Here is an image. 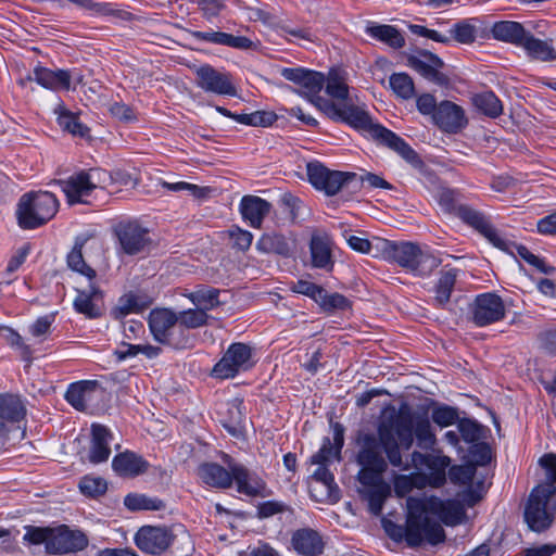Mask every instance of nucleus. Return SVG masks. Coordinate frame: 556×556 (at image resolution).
Wrapping results in <instances>:
<instances>
[{
    "instance_id": "nucleus-1",
    "label": "nucleus",
    "mask_w": 556,
    "mask_h": 556,
    "mask_svg": "<svg viewBox=\"0 0 556 556\" xmlns=\"http://www.w3.org/2000/svg\"><path fill=\"white\" fill-rule=\"evenodd\" d=\"M356 462L361 466L358 481L361 484L381 482L388 465L407 471L410 466L404 462L400 443L394 438L386 416L377 427V434L365 433L358 439Z\"/></svg>"
},
{
    "instance_id": "nucleus-2",
    "label": "nucleus",
    "mask_w": 556,
    "mask_h": 556,
    "mask_svg": "<svg viewBox=\"0 0 556 556\" xmlns=\"http://www.w3.org/2000/svg\"><path fill=\"white\" fill-rule=\"evenodd\" d=\"M394 438L400 443V450L408 451L416 439L422 450H433L437 437L427 415L414 414L407 404H402L396 410L386 415Z\"/></svg>"
},
{
    "instance_id": "nucleus-3",
    "label": "nucleus",
    "mask_w": 556,
    "mask_h": 556,
    "mask_svg": "<svg viewBox=\"0 0 556 556\" xmlns=\"http://www.w3.org/2000/svg\"><path fill=\"white\" fill-rule=\"evenodd\" d=\"M24 541L33 545L45 544L47 554L62 555L83 551L88 546V538L80 530H72L66 525L55 528L26 527Z\"/></svg>"
},
{
    "instance_id": "nucleus-4",
    "label": "nucleus",
    "mask_w": 556,
    "mask_h": 556,
    "mask_svg": "<svg viewBox=\"0 0 556 556\" xmlns=\"http://www.w3.org/2000/svg\"><path fill=\"white\" fill-rule=\"evenodd\" d=\"M147 321L149 330L157 343L177 351L193 348L194 336L182 329L174 309L153 308L150 311Z\"/></svg>"
},
{
    "instance_id": "nucleus-5",
    "label": "nucleus",
    "mask_w": 556,
    "mask_h": 556,
    "mask_svg": "<svg viewBox=\"0 0 556 556\" xmlns=\"http://www.w3.org/2000/svg\"><path fill=\"white\" fill-rule=\"evenodd\" d=\"M383 255L416 276H429L441 264V260L428 251H422L417 243L386 241Z\"/></svg>"
},
{
    "instance_id": "nucleus-6",
    "label": "nucleus",
    "mask_w": 556,
    "mask_h": 556,
    "mask_svg": "<svg viewBox=\"0 0 556 556\" xmlns=\"http://www.w3.org/2000/svg\"><path fill=\"white\" fill-rule=\"evenodd\" d=\"M59 210V200L49 191L25 193L21 197L16 217L23 229L38 228L52 219Z\"/></svg>"
},
{
    "instance_id": "nucleus-7",
    "label": "nucleus",
    "mask_w": 556,
    "mask_h": 556,
    "mask_svg": "<svg viewBox=\"0 0 556 556\" xmlns=\"http://www.w3.org/2000/svg\"><path fill=\"white\" fill-rule=\"evenodd\" d=\"M434 496L429 498L408 497L407 498V518L409 525V538L414 542H418L419 533L431 545H437L444 541L445 533L442 526L426 514L431 513L430 507Z\"/></svg>"
},
{
    "instance_id": "nucleus-8",
    "label": "nucleus",
    "mask_w": 556,
    "mask_h": 556,
    "mask_svg": "<svg viewBox=\"0 0 556 556\" xmlns=\"http://www.w3.org/2000/svg\"><path fill=\"white\" fill-rule=\"evenodd\" d=\"M110 174L100 168H90L73 174L67 179L58 180L62 191L65 193L68 204L87 203L89 197L97 188H105L111 182Z\"/></svg>"
},
{
    "instance_id": "nucleus-9",
    "label": "nucleus",
    "mask_w": 556,
    "mask_h": 556,
    "mask_svg": "<svg viewBox=\"0 0 556 556\" xmlns=\"http://www.w3.org/2000/svg\"><path fill=\"white\" fill-rule=\"evenodd\" d=\"M304 98L333 122L344 123L357 130L368 123V112L363 106L354 103H337L320 97L319 93L308 94Z\"/></svg>"
},
{
    "instance_id": "nucleus-10",
    "label": "nucleus",
    "mask_w": 556,
    "mask_h": 556,
    "mask_svg": "<svg viewBox=\"0 0 556 556\" xmlns=\"http://www.w3.org/2000/svg\"><path fill=\"white\" fill-rule=\"evenodd\" d=\"M308 181L319 191L331 197L339 191L351 192V172L331 170L319 162H311L306 166Z\"/></svg>"
},
{
    "instance_id": "nucleus-11",
    "label": "nucleus",
    "mask_w": 556,
    "mask_h": 556,
    "mask_svg": "<svg viewBox=\"0 0 556 556\" xmlns=\"http://www.w3.org/2000/svg\"><path fill=\"white\" fill-rule=\"evenodd\" d=\"M358 130L368 132L374 139L383 143L388 148L399 153L407 163L420 172L426 169V165L417 152L397 136L395 132L383 127L380 124H374L370 115L368 114V123L364 127H359Z\"/></svg>"
},
{
    "instance_id": "nucleus-12",
    "label": "nucleus",
    "mask_w": 556,
    "mask_h": 556,
    "mask_svg": "<svg viewBox=\"0 0 556 556\" xmlns=\"http://www.w3.org/2000/svg\"><path fill=\"white\" fill-rule=\"evenodd\" d=\"M552 494L553 490L541 486L534 488L530 493L523 516L532 531L542 532L553 523L554 513L548 509Z\"/></svg>"
},
{
    "instance_id": "nucleus-13",
    "label": "nucleus",
    "mask_w": 556,
    "mask_h": 556,
    "mask_svg": "<svg viewBox=\"0 0 556 556\" xmlns=\"http://www.w3.org/2000/svg\"><path fill=\"white\" fill-rule=\"evenodd\" d=\"M506 305L495 292L478 294L469 305V320L477 327H486L505 318Z\"/></svg>"
},
{
    "instance_id": "nucleus-14",
    "label": "nucleus",
    "mask_w": 556,
    "mask_h": 556,
    "mask_svg": "<svg viewBox=\"0 0 556 556\" xmlns=\"http://www.w3.org/2000/svg\"><path fill=\"white\" fill-rule=\"evenodd\" d=\"M252 366L251 346L242 342H235L215 364L212 375L215 378L229 379L236 377L240 371L249 370Z\"/></svg>"
},
{
    "instance_id": "nucleus-15",
    "label": "nucleus",
    "mask_w": 556,
    "mask_h": 556,
    "mask_svg": "<svg viewBox=\"0 0 556 556\" xmlns=\"http://www.w3.org/2000/svg\"><path fill=\"white\" fill-rule=\"evenodd\" d=\"M454 215L457 216L464 224L478 231L495 248L500 250L508 249L506 240L500 236L495 227L482 212L473 208L470 205L463 204L462 206L457 207V211Z\"/></svg>"
},
{
    "instance_id": "nucleus-16",
    "label": "nucleus",
    "mask_w": 556,
    "mask_h": 556,
    "mask_svg": "<svg viewBox=\"0 0 556 556\" xmlns=\"http://www.w3.org/2000/svg\"><path fill=\"white\" fill-rule=\"evenodd\" d=\"M194 73L197 86L205 92L236 96L237 89L229 73L219 72L210 64L199 66Z\"/></svg>"
},
{
    "instance_id": "nucleus-17",
    "label": "nucleus",
    "mask_w": 556,
    "mask_h": 556,
    "mask_svg": "<svg viewBox=\"0 0 556 556\" xmlns=\"http://www.w3.org/2000/svg\"><path fill=\"white\" fill-rule=\"evenodd\" d=\"M115 233L124 253L136 255L143 252L151 243L149 230L136 220L121 222Z\"/></svg>"
},
{
    "instance_id": "nucleus-18",
    "label": "nucleus",
    "mask_w": 556,
    "mask_h": 556,
    "mask_svg": "<svg viewBox=\"0 0 556 556\" xmlns=\"http://www.w3.org/2000/svg\"><path fill=\"white\" fill-rule=\"evenodd\" d=\"M174 534L166 527L143 526L136 534V544L144 553L160 555L173 542Z\"/></svg>"
},
{
    "instance_id": "nucleus-19",
    "label": "nucleus",
    "mask_w": 556,
    "mask_h": 556,
    "mask_svg": "<svg viewBox=\"0 0 556 556\" xmlns=\"http://www.w3.org/2000/svg\"><path fill=\"white\" fill-rule=\"evenodd\" d=\"M223 460L233 471V481L237 483V491L248 496L264 495L266 482L256 473L250 471L242 464L236 463L225 454Z\"/></svg>"
},
{
    "instance_id": "nucleus-20",
    "label": "nucleus",
    "mask_w": 556,
    "mask_h": 556,
    "mask_svg": "<svg viewBox=\"0 0 556 556\" xmlns=\"http://www.w3.org/2000/svg\"><path fill=\"white\" fill-rule=\"evenodd\" d=\"M425 60L416 55H409L407 58L408 65L419 73L426 79L439 85L441 87L450 84L448 77L440 72L444 66V62L434 53L429 51H420L419 53Z\"/></svg>"
},
{
    "instance_id": "nucleus-21",
    "label": "nucleus",
    "mask_w": 556,
    "mask_h": 556,
    "mask_svg": "<svg viewBox=\"0 0 556 556\" xmlns=\"http://www.w3.org/2000/svg\"><path fill=\"white\" fill-rule=\"evenodd\" d=\"M433 122L441 130L448 134H457L468 124L464 109L448 100L438 104Z\"/></svg>"
},
{
    "instance_id": "nucleus-22",
    "label": "nucleus",
    "mask_w": 556,
    "mask_h": 556,
    "mask_svg": "<svg viewBox=\"0 0 556 556\" xmlns=\"http://www.w3.org/2000/svg\"><path fill=\"white\" fill-rule=\"evenodd\" d=\"M281 76L298 85L301 88L298 93L302 97L319 93L325 85L323 73L303 67H285L281 70Z\"/></svg>"
},
{
    "instance_id": "nucleus-23",
    "label": "nucleus",
    "mask_w": 556,
    "mask_h": 556,
    "mask_svg": "<svg viewBox=\"0 0 556 556\" xmlns=\"http://www.w3.org/2000/svg\"><path fill=\"white\" fill-rule=\"evenodd\" d=\"M73 305L75 311L85 317L99 318L104 313V293L97 285L90 282L87 288L77 290Z\"/></svg>"
},
{
    "instance_id": "nucleus-24",
    "label": "nucleus",
    "mask_w": 556,
    "mask_h": 556,
    "mask_svg": "<svg viewBox=\"0 0 556 556\" xmlns=\"http://www.w3.org/2000/svg\"><path fill=\"white\" fill-rule=\"evenodd\" d=\"M410 469L427 468L432 472V482L434 486H441L445 482V470L451 464V458L444 455L424 454L414 451L410 454V460H406Z\"/></svg>"
},
{
    "instance_id": "nucleus-25",
    "label": "nucleus",
    "mask_w": 556,
    "mask_h": 556,
    "mask_svg": "<svg viewBox=\"0 0 556 556\" xmlns=\"http://www.w3.org/2000/svg\"><path fill=\"white\" fill-rule=\"evenodd\" d=\"M35 80L38 85L43 88L51 90L71 88V73L66 70L52 71L47 67L36 66L33 71V75H28L26 78L21 79V85L25 86L26 81Z\"/></svg>"
},
{
    "instance_id": "nucleus-26",
    "label": "nucleus",
    "mask_w": 556,
    "mask_h": 556,
    "mask_svg": "<svg viewBox=\"0 0 556 556\" xmlns=\"http://www.w3.org/2000/svg\"><path fill=\"white\" fill-rule=\"evenodd\" d=\"M291 545L302 556H319L325 548L323 536L311 528L295 530L291 536Z\"/></svg>"
},
{
    "instance_id": "nucleus-27",
    "label": "nucleus",
    "mask_w": 556,
    "mask_h": 556,
    "mask_svg": "<svg viewBox=\"0 0 556 556\" xmlns=\"http://www.w3.org/2000/svg\"><path fill=\"white\" fill-rule=\"evenodd\" d=\"M198 476L203 483L215 489H229L233 482V471L213 462L198 467Z\"/></svg>"
},
{
    "instance_id": "nucleus-28",
    "label": "nucleus",
    "mask_w": 556,
    "mask_h": 556,
    "mask_svg": "<svg viewBox=\"0 0 556 556\" xmlns=\"http://www.w3.org/2000/svg\"><path fill=\"white\" fill-rule=\"evenodd\" d=\"M111 431L103 425L91 426V443L88 459L92 464H100L109 459L111 455Z\"/></svg>"
},
{
    "instance_id": "nucleus-29",
    "label": "nucleus",
    "mask_w": 556,
    "mask_h": 556,
    "mask_svg": "<svg viewBox=\"0 0 556 556\" xmlns=\"http://www.w3.org/2000/svg\"><path fill=\"white\" fill-rule=\"evenodd\" d=\"M149 463L139 454L125 451L115 455L112 468L119 477H137L147 472Z\"/></svg>"
},
{
    "instance_id": "nucleus-30",
    "label": "nucleus",
    "mask_w": 556,
    "mask_h": 556,
    "mask_svg": "<svg viewBox=\"0 0 556 556\" xmlns=\"http://www.w3.org/2000/svg\"><path fill=\"white\" fill-rule=\"evenodd\" d=\"M191 36L202 42H208L219 46H227L239 50H250L254 47L253 41L245 36H235L223 31H191Z\"/></svg>"
},
{
    "instance_id": "nucleus-31",
    "label": "nucleus",
    "mask_w": 556,
    "mask_h": 556,
    "mask_svg": "<svg viewBox=\"0 0 556 556\" xmlns=\"http://www.w3.org/2000/svg\"><path fill=\"white\" fill-rule=\"evenodd\" d=\"M271 204L256 195H244L240 202L242 218L253 228H261L264 218L270 212Z\"/></svg>"
},
{
    "instance_id": "nucleus-32",
    "label": "nucleus",
    "mask_w": 556,
    "mask_h": 556,
    "mask_svg": "<svg viewBox=\"0 0 556 556\" xmlns=\"http://www.w3.org/2000/svg\"><path fill=\"white\" fill-rule=\"evenodd\" d=\"M309 252L312 266L314 268L324 269L327 273L332 271L334 261L332 257L331 241L328 236H312Z\"/></svg>"
},
{
    "instance_id": "nucleus-33",
    "label": "nucleus",
    "mask_w": 556,
    "mask_h": 556,
    "mask_svg": "<svg viewBox=\"0 0 556 556\" xmlns=\"http://www.w3.org/2000/svg\"><path fill=\"white\" fill-rule=\"evenodd\" d=\"M490 31L494 39L519 48H521L529 33L521 23L515 21L495 22Z\"/></svg>"
},
{
    "instance_id": "nucleus-34",
    "label": "nucleus",
    "mask_w": 556,
    "mask_h": 556,
    "mask_svg": "<svg viewBox=\"0 0 556 556\" xmlns=\"http://www.w3.org/2000/svg\"><path fill=\"white\" fill-rule=\"evenodd\" d=\"M521 48L528 56L541 62L556 60V37L546 40L539 39L531 31L528 33Z\"/></svg>"
},
{
    "instance_id": "nucleus-35",
    "label": "nucleus",
    "mask_w": 556,
    "mask_h": 556,
    "mask_svg": "<svg viewBox=\"0 0 556 556\" xmlns=\"http://www.w3.org/2000/svg\"><path fill=\"white\" fill-rule=\"evenodd\" d=\"M366 35L370 38L394 49L400 50L405 46V37L392 25L369 22L365 28Z\"/></svg>"
},
{
    "instance_id": "nucleus-36",
    "label": "nucleus",
    "mask_w": 556,
    "mask_h": 556,
    "mask_svg": "<svg viewBox=\"0 0 556 556\" xmlns=\"http://www.w3.org/2000/svg\"><path fill=\"white\" fill-rule=\"evenodd\" d=\"M152 304V300L144 293L128 292L118 299L111 311L114 319H122L132 313H141Z\"/></svg>"
},
{
    "instance_id": "nucleus-37",
    "label": "nucleus",
    "mask_w": 556,
    "mask_h": 556,
    "mask_svg": "<svg viewBox=\"0 0 556 556\" xmlns=\"http://www.w3.org/2000/svg\"><path fill=\"white\" fill-rule=\"evenodd\" d=\"M98 386L99 383L96 380H81L71 383L64 397L75 409L85 412L87 402L91 401V395Z\"/></svg>"
},
{
    "instance_id": "nucleus-38",
    "label": "nucleus",
    "mask_w": 556,
    "mask_h": 556,
    "mask_svg": "<svg viewBox=\"0 0 556 556\" xmlns=\"http://www.w3.org/2000/svg\"><path fill=\"white\" fill-rule=\"evenodd\" d=\"M324 87L326 93L337 103H354L350 98V89L342 71L331 68L327 77L325 76Z\"/></svg>"
},
{
    "instance_id": "nucleus-39",
    "label": "nucleus",
    "mask_w": 556,
    "mask_h": 556,
    "mask_svg": "<svg viewBox=\"0 0 556 556\" xmlns=\"http://www.w3.org/2000/svg\"><path fill=\"white\" fill-rule=\"evenodd\" d=\"M255 248L261 253L277 254L283 257L291 256L293 250L289 240L283 235L276 232L262 235Z\"/></svg>"
},
{
    "instance_id": "nucleus-40",
    "label": "nucleus",
    "mask_w": 556,
    "mask_h": 556,
    "mask_svg": "<svg viewBox=\"0 0 556 556\" xmlns=\"http://www.w3.org/2000/svg\"><path fill=\"white\" fill-rule=\"evenodd\" d=\"M432 503L434 506L430 507L431 513L439 515L445 525L455 526L463 521L465 509L458 501H442L437 497Z\"/></svg>"
},
{
    "instance_id": "nucleus-41",
    "label": "nucleus",
    "mask_w": 556,
    "mask_h": 556,
    "mask_svg": "<svg viewBox=\"0 0 556 556\" xmlns=\"http://www.w3.org/2000/svg\"><path fill=\"white\" fill-rule=\"evenodd\" d=\"M456 278L457 270L454 268L441 273L434 288L435 296L433 299V305L435 307L444 308L447 305L456 283Z\"/></svg>"
},
{
    "instance_id": "nucleus-42",
    "label": "nucleus",
    "mask_w": 556,
    "mask_h": 556,
    "mask_svg": "<svg viewBox=\"0 0 556 556\" xmlns=\"http://www.w3.org/2000/svg\"><path fill=\"white\" fill-rule=\"evenodd\" d=\"M88 241V237L78 236L75 239L74 247L67 255V265L71 269L92 280L96 277V270L88 266L83 256V248Z\"/></svg>"
},
{
    "instance_id": "nucleus-43",
    "label": "nucleus",
    "mask_w": 556,
    "mask_h": 556,
    "mask_svg": "<svg viewBox=\"0 0 556 556\" xmlns=\"http://www.w3.org/2000/svg\"><path fill=\"white\" fill-rule=\"evenodd\" d=\"M26 415V408L21 399L13 394H0V419L18 422Z\"/></svg>"
},
{
    "instance_id": "nucleus-44",
    "label": "nucleus",
    "mask_w": 556,
    "mask_h": 556,
    "mask_svg": "<svg viewBox=\"0 0 556 556\" xmlns=\"http://www.w3.org/2000/svg\"><path fill=\"white\" fill-rule=\"evenodd\" d=\"M472 104L480 113L490 118H497L503 113L502 101L493 91H483L473 94Z\"/></svg>"
},
{
    "instance_id": "nucleus-45",
    "label": "nucleus",
    "mask_w": 556,
    "mask_h": 556,
    "mask_svg": "<svg viewBox=\"0 0 556 556\" xmlns=\"http://www.w3.org/2000/svg\"><path fill=\"white\" fill-rule=\"evenodd\" d=\"M363 485L370 488L365 493L366 500L368 502L369 511L374 516H380L383 509V504L387 497L390 495V486L386 484L382 480L381 482H377L375 484Z\"/></svg>"
},
{
    "instance_id": "nucleus-46",
    "label": "nucleus",
    "mask_w": 556,
    "mask_h": 556,
    "mask_svg": "<svg viewBox=\"0 0 556 556\" xmlns=\"http://www.w3.org/2000/svg\"><path fill=\"white\" fill-rule=\"evenodd\" d=\"M316 303L327 314L345 312L352 308V301L350 299L338 292L328 293L326 289H323L320 299Z\"/></svg>"
},
{
    "instance_id": "nucleus-47",
    "label": "nucleus",
    "mask_w": 556,
    "mask_h": 556,
    "mask_svg": "<svg viewBox=\"0 0 556 556\" xmlns=\"http://www.w3.org/2000/svg\"><path fill=\"white\" fill-rule=\"evenodd\" d=\"M506 242L508 244V249H505V252H508L513 255L517 254L519 257L526 261L529 265L533 266L540 273L548 275L554 270V267L547 265L542 258L531 253L527 247L507 240Z\"/></svg>"
},
{
    "instance_id": "nucleus-48",
    "label": "nucleus",
    "mask_w": 556,
    "mask_h": 556,
    "mask_svg": "<svg viewBox=\"0 0 556 556\" xmlns=\"http://www.w3.org/2000/svg\"><path fill=\"white\" fill-rule=\"evenodd\" d=\"M352 175L354 178H351V192H358L365 184L372 189H394L390 182L377 174L365 172L362 175H357L356 173H352Z\"/></svg>"
},
{
    "instance_id": "nucleus-49",
    "label": "nucleus",
    "mask_w": 556,
    "mask_h": 556,
    "mask_svg": "<svg viewBox=\"0 0 556 556\" xmlns=\"http://www.w3.org/2000/svg\"><path fill=\"white\" fill-rule=\"evenodd\" d=\"M219 290L215 288H202L194 292H191L187 298L200 309L207 311L213 309L219 305L218 301Z\"/></svg>"
},
{
    "instance_id": "nucleus-50",
    "label": "nucleus",
    "mask_w": 556,
    "mask_h": 556,
    "mask_svg": "<svg viewBox=\"0 0 556 556\" xmlns=\"http://www.w3.org/2000/svg\"><path fill=\"white\" fill-rule=\"evenodd\" d=\"M176 317L182 329L187 331L205 326L208 319L207 313L199 307L176 312Z\"/></svg>"
},
{
    "instance_id": "nucleus-51",
    "label": "nucleus",
    "mask_w": 556,
    "mask_h": 556,
    "mask_svg": "<svg viewBox=\"0 0 556 556\" xmlns=\"http://www.w3.org/2000/svg\"><path fill=\"white\" fill-rule=\"evenodd\" d=\"M58 123L63 130L68 131L73 136L79 138L89 136L90 129L79 121L76 114L70 111L61 112L58 116Z\"/></svg>"
},
{
    "instance_id": "nucleus-52",
    "label": "nucleus",
    "mask_w": 556,
    "mask_h": 556,
    "mask_svg": "<svg viewBox=\"0 0 556 556\" xmlns=\"http://www.w3.org/2000/svg\"><path fill=\"white\" fill-rule=\"evenodd\" d=\"M393 92L401 99L408 100L415 96V85L406 73H394L389 78Z\"/></svg>"
},
{
    "instance_id": "nucleus-53",
    "label": "nucleus",
    "mask_w": 556,
    "mask_h": 556,
    "mask_svg": "<svg viewBox=\"0 0 556 556\" xmlns=\"http://www.w3.org/2000/svg\"><path fill=\"white\" fill-rule=\"evenodd\" d=\"M383 528L390 539H392L395 542H402L403 540H405L409 547H418L424 542H426V539L420 533L418 542L412 541V539L409 538V525L407 521L406 525L403 527L391 520H386L383 522Z\"/></svg>"
},
{
    "instance_id": "nucleus-54",
    "label": "nucleus",
    "mask_w": 556,
    "mask_h": 556,
    "mask_svg": "<svg viewBox=\"0 0 556 556\" xmlns=\"http://www.w3.org/2000/svg\"><path fill=\"white\" fill-rule=\"evenodd\" d=\"M448 37L458 43L471 45L477 37L476 25L471 23V20L459 21L451 27Z\"/></svg>"
},
{
    "instance_id": "nucleus-55",
    "label": "nucleus",
    "mask_w": 556,
    "mask_h": 556,
    "mask_svg": "<svg viewBox=\"0 0 556 556\" xmlns=\"http://www.w3.org/2000/svg\"><path fill=\"white\" fill-rule=\"evenodd\" d=\"M460 438L466 443H477L484 437V427L471 418H460L457 424Z\"/></svg>"
},
{
    "instance_id": "nucleus-56",
    "label": "nucleus",
    "mask_w": 556,
    "mask_h": 556,
    "mask_svg": "<svg viewBox=\"0 0 556 556\" xmlns=\"http://www.w3.org/2000/svg\"><path fill=\"white\" fill-rule=\"evenodd\" d=\"M125 506L132 510H159L164 504L159 498H152L142 494H128L124 498Z\"/></svg>"
},
{
    "instance_id": "nucleus-57",
    "label": "nucleus",
    "mask_w": 556,
    "mask_h": 556,
    "mask_svg": "<svg viewBox=\"0 0 556 556\" xmlns=\"http://www.w3.org/2000/svg\"><path fill=\"white\" fill-rule=\"evenodd\" d=\"M227 413L228 417L222 420L223 426L229 433L236 434L245 419L242 402L236 400L227 403Z\"/></svg>"
},
{
    "instance_id": "nucleus-58",
    "label": "nucleus",
    "mask_w": 556,
    "mask_h": 556,
    "mask_svg": "<svg viewBox=\"0 0 556 556\" xmlns=\"http://www.w3.org/2000/svg\"><path fill=\"white\" fill-rule=\"evenodd\" d=\"M232 119L243 125L267 127L270 126L277 119V116L273 112L255 111L250 114L235 113Z\"/></svg>"
},
{
    "instance_id": "nucleus-59",
    "label": "nucleus",
    "mask_w": 556,
    "mask_h": 556,
    "mask_svg": "<svg viewBox=\"0 0 556 556\" xmlns=\"http://www.w3.org/2000/svg\"><path fill=\"white\" fill-rule=\"evenodd\" d=\"M458 408L441 404L432 409L431 420L441 428L457 425L459 420Z\"/></svg>"
},
{
    "instance_id": "nucleus-60",
    "label": "nucleus",
    "mask_w": 556,
    "mask_h": 556,
    "mask_svg": "<svg viewBox=\"0 0 556 556\" xmlns=\"http://www.w3.org/2000/svg\"><path fill=\"white\" fill-rule=\"evenodd\" d=\"M231 240V248L241 252H247L253 242V235L237 225H232L224 232Z\"/></svg>"
},
{
    "instance_id": "nucleus-61",
    "label": "nucleus",
    "mask_w": 556,
    "mask_h": 556,
    "mask_svg": "<svg viewBox=\"0 0 556 556\" xmlns=\"http://www.w3.org/2000/svg\"><path fill=\"white\" fill-rule=\"evenodd\" d=\"M462 199L463 194L457 189L441 188L438 193V202L447 213L455 214L457 207L463 205V203H460Z\"/></svg>"
},
{
    "instance_id": "nucleus-62",
    "label": "nucleus",
    "mask_w": 556,
    "mask_h": 556,
    "mask_svg": "<svg viewBox=\"0 0 556 556\" xmlns=\"http://www.w3.org/2000/svg\"><path fill=\"white\" fill-rule=\"evenodd\" d=\"M79 490L87 496L97 497L106 492L108 484L106 481L100 477L85 476L79 481Z\"/></svg>"
},
{
    "instance_id": "nucleus-63",
    "label": "nucleus",
    "mask_w": 556,
    "mask_h": 556,
    "mask_svg": "<svg viewBox=\"0 0 556 556\" xmlns=\"http://www.w3.org/2000/svg\"><path fill=\"white\" fill-rule=\"evenodd\" d=\"M469 456L475 466H485L492 459V451L489 444L479 441L470 447Z\"/></svg>"
},
{
    "instance_id": "nucleus-64",
    "label": "nucleus",
    "mask_w": 556,
    "mask_h": 556,
    "mask_svg": "<svg viewBox=\"0 0 556 556\" xmlns=\"http://www.w3.org/2000/svg\"><path fill=\"white\" fill-rule=\"evenodd\" d=\"M332 458L340 459V454L336 453L330 439L325 438L319 451L312 455L311 463L314 465H328Z\"/></svg>"
}]
</instances>
